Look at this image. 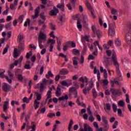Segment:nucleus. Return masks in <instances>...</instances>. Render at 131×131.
<instances>
[{
	"instance_id": "f257e3e1",
	"label": "nucleus",
	"mask_w": 131,
	"mask_h": 131,
	"mask_svg": "<svg viewBox=\"0 0 131 131\" xmlns=\"http://www.w3.org/2000/svg\"><path fill=\"white\" fill-rule=\"evenodd\" d=\"M113 63H114V66L116 67L117 74L120 76L119 79L120 81H121L122 80V77H121V73L119 69V63L117 61V58L116 57V53L115 52L112 54V58L107 57L103 62V64L107 70L109 75H111V72H110V70L108 69H109V67L111 66Z\"/></svg>"
},
{
	"instance_id": "f03ea898",
	"label": "nucleus",
	"mask_w": 131,
	"mask_h": 131,
	"mask_svg": "<svg viewBox=\"0 0 131 131\" xmlns=\"http://www.w3.org/2000/svg\"><path fill=\"white\" fill-rule=\"evenodd\" d=\"M127 31L125 38L127 41V45L130 46V50H129V53L131 54V24H129L127 28Z\"/></svg>"
},
{
	"instance_id": "7ed1b4c3",
	"label": "nucleus",
	"mask_w": 131,
	"mask_h": 131,
	"mask_svg": "<svg viewBox=\"0 0 131 131\" xmlns=\"http://www.w3.org/2000/svg\"><path fill=\"white\" fill-rule=\"evenodd\" d=\"M92 30L93 32V36L94 37H96V35H97L98 38H101V37H102V31L100 30H97L96 26H92Z\"/></svg>"
},
{
	"instance_id": "20e7f679",
	"label": "nucleus",
	"mask_w": 131,
	"mask_h": 131,
	"mask_svg": "<svg viewBox=\"0 0 131 131\" xmlns=\"http://www.w3.org/2000/svg\"><path fill=\"white\" fill-rule=\"evenodd\" d=\"M2 90L3 92L8 93V92H12L13 87L7 83H4L2 86Z\"/></svg>"
},
{
	"instance_id": "39448f33",
	"label": "nucleus",
	"mask_w": 131,
	"mask_h": 131,
	"mask_svg": "<svg viewBox=\"0 0 131 131\" xmlns=\"http://www.w3.org/2000/svg\"><path fill=\"white\" fill-rule=\"evenodd\" d=\"M110 91L112 93V95L114 96L115 97H119V96H121V95H122V92H121V91H120V90L119 89H115L113 88H111Z\"/></svg>"
},
{
	"instance_id": "423d86ee",
	"label": "nucleus",
	"mask_w": 131,
	"mask_h": 131,
	"mask_svg": "<svg viewBox=\"0 0 131 131\" xmlns=\"http://www.w3.org/2000/svg\"><path fill=\"white\" fill-rule=\"evenodd\" d=\"M100 72L103 73V76L105 79H103L102 82H108V80L106 79L108 77V73H107V70H104L103 67H100Z\"/></svg>"
},
{
	"instance_id": "0eeeda50",
	"label": "nucleus",
	"mask_w": 131,
	"mask_h": 131,
	"mask_svg": "<svg viewBox=\"0 0 131 131\" xmlns=\"http://www.w3.org/2000/svg\"><path fill=\"white\" fill-rule=\"evenodd\" d=\"M36 86V89H39L40 92L42 93L45 91V89H46V83H38Z\"/></svg>"
},
{
	"instance_id": "6e6552de",
	"label": "nucleus",
	"mask_w": 131,
	"mask_h": 131,
	"mask_svg": "<svg viewBox=\"0 0 131 131\" xmlns=\"http://www.w3.org/2000/svg\"><path fill=\"white\" fill-rule=\"evenodd\" d=\"M9 102H10V100L7 98L6 101L4 102V104L3 105V111L4 112H7L9 109Z\"/></svg>"
},
{
	"instance_id": "1a4fd4ad",
	"label": "nucleus",
	"mask_w": 131,
	"mask_h": 131,
	"mask_svg": "<svg viewBox=\"0 0 131 131\" xmlns=\"http://www.w3.org/2000/svg\"><path fill=\"white\" fill-rule=\"evenodd\" d=\"M8 75H9L10 78L8 76H6V79L7 80L8 82H12V79H14V73L11 71H8Z\"/></svg>"
},
{
	"instance_id": "9d476101",
	"label": "nucleus",
	"mask_w": 131,
	"mask_h": 131,
	"mask_svg": "<svg viewBox=\"0 0 131 131\" xmlns=\"http://www.w3.org/2000/svg\"><path fill=\"white\" fill-rule=\"evenodd\" d=\"M84 130L83 128H81L80 130V131H94L92 127L86 123L84 124Z\"/></svg>"
},
{
	"instance_id": "9b49d317",
	"label": "nucleus",
	"mask_w": 131,
	"mask_h": 131,
	"mask_svg": "<svg viewBox=\"0 0 131 131\" xmlns=\"http://www.w3.org/2000/svg\"><path fill=\"white\" fill-rule=\"evenodd\" d=\"M59 13V10L57 9L55 7H53V10H51L49 13L51 16H57V14Z\"/></svg>"
},
{
	"instance_id": "f8f14e48",
	"label": "nucleus",
	"mask_w": 131,
	"mask_h": 131,
	"mask_svg": "<svg viewBox=\"0 0 131 131\" xmlns=\"http://www.w3.org/2000/svg\"><path fill=\"white\" fill-rule=\"evenodd\" d=\"M94 88V83L93 82H87L86 83L85 88L87 91L89 92V91H91L92 90V88Z\"/></svg>"
},
{
	"instance_id": "ddd939ff",
	"label": "nucleus",
	"mask_w": 131,
	"mask_h": 131,
	"mask_svg": "<svg viewBox=\"0 0 131 131\" xmlns=\"http://www.w3.org/2000/svg\"><path fill=\"white\" fill-rule=\"evenodd\" d=\"M81 41H82L83 45L86 44L85 43V41H88V42H89V41H90V36H89L88 35H85V36L82 37H81Z\"/></svg>"
},
{
	"instance_id": "4468645a",
	"label": "nucleus",
	"mask_w": 131,
	"mask_h": 131,
	"mask_svg": "<svg viewBox=\"0 0 131 131\" xmlns=\"http://www.w3.org/2000/svg\"><path fill=\"white\" fill-rule=\"evenodd\" d=\"M112 45H113V40H110L108 41L107 43V45L106 44H104L103 45V47L104 48V49L108 50L109 49V47H111Z\"/></svg>"
},
{
	"instance_id": "2eb2a0df",
	"label": "nucleus",
	"mask_w": 131,
	"mask_h": 131,
	"mask_svg": "<svg viewBox=\"0 0 131 131\" xmlns=\"http://www.w3.org/2000/svg\"><path fill=\"white\" fill-rule=\"evenodd\" d=\"M106 113L107 114H109V112H110V111L111 110V105L109 103H106V108H104Z\"/></svg>"
},
{
	"instance_id": "dca6fc26",
	"label": "nucleus",
	"mask_w": 131,
	"mask_h": 131,
	"mask_svg": "<svg viewBox=\"0 0 131 131\" xmlns=\"http://www.w3.org/2000/svg\"><path fill=\"white\" fill-rule=\"evenodd\" d=\"M25 45H24V43L23 42H20L19 43V45L18 46V51L19 52H23V51H24L25 50Z\"/></svg>"
},
{
	"instance_id": "f3484780",
	"label": "nucleus",
	"mask_w": 131,
	"mask_h": 131,
	"mask_svg": "<svg viewBox=\"0 0 131 131\" xmlns=\"http://www.w3.org/2000/svg\"><path fill=\"white\" fill-rule=\"evenodd\" d=\"M60 73L62 75H67V74H68V73H69V71H68L67 69L64 68L61 69V71H60Z\"/></svg>"
},
{
	"instance_id": "a211bd4d",
	"label": "nucleus",
	"mask_w": 131,
	"mask_h": 131,
	"mask_svg": "<svg viewBox=\"0 0 131 131\" xmlns=\"http://www.w3.org/2000/svg\"><path fill=\"white\" fill-rule=\"evenodd\" d=\"M25 126H27V127H29V128H30V125H29V122H28V121H26V122L23 123V125L21 126V130H23V129L25 128Z\"/></svg>"
},
{
	"instance_id": "6ab92c4d",
	"label": "nucleus",
	"mask_w": 131,
	"mask_h": 131,
	"mask_svg": "<svg viewBox=\"0 0 131 131\" xmlns=\"http://www.w3.org/2000/svg\"><path fill=\"white\" fill-rule=\"evenodd\" d=\"M23 60V56H20L18 60H16L15 61L14 63H13L14 65H15V66H17L18 63H19V64H21L22 63Z\"/></svg>"
},
{
	"instance_id": "aec40b11",
	"label": "nucleus",
	"mask_w": 131,
	"mask_h": 131,
	"mask_svg": "<svg viewBox=\"0 0 131 131\" xmlns=\"http://www.w3.org/2000/svg\"><path fill=\"white\" fill-rule=\"evenodd\" d=\"M115 34V29H108V35H110V36H114Z\"/></svg>"
},
{
	"instance_id": "412c9836",
	"label": "nucleus",
	"mask_w": 131,
	"mask_h": 131,
	"mask_svg": "<svg viewBox=\"0 0 131 131\" xmlns=\"http://www.w3.org/2000/svg\"><path fill=\"white\" fill-rule=\"evenodd\" d=\"M40 104V102L39 101H37V100H35L34 102V107H35V110H37L38 107H39V104Z\"/></svg>"
},
{
	"instance_id": "4be33fe9",
	"label": "nucleus",
	"mask_w": 131,
	"mask_h": 131,
	"mask_svg": "<svg viewBox=\"0 0 131 131\" xmlns=\"http://www.w3.org/2000/svg\"><path fill=\"white\" fill-rule=\"evenodd\" d=\"M55 95L56 97H60L62 94L61 93V88L60 87H57L56 91L55 92Z\"/></svg>"
},
{
	"instance_id": "5701e85b",
	"label": "nucleus",
	"mask_w": 131,
	"mask_h": 131,
	"mask_svg": "<svg viewBox=\"0 0 131 131\" xmlns=\"http://www.w3.org/2000/svg\"><path fill=\"white\" fill-rule=\"evenodd\" d=\"M47 35L42 32H40L39 34V39H46Z\"/></svg>"
},
{
	"instance_id": "b1692460",
	"label": "nucleus",
	"mask_w": 131,
	"mask_h": 131,
	"mask_svg": "<svg viewBox=\"0 0 131 131\" xmlns=\"http://www.w3.org/2000/svg\"><path fill=\"white\" fill-rule=\"evenodd\" d=\"M85 5L87 9H88L89 11H92V10H93V7H92V5H91V3H90V2L88 1H86Z\"/></svg>"
},
{
	"instance_id": "393cba45",
	"label": "nucleus",
	"mask_w": 131,
	"mask_h": 131,
	"mask_svg": "<svg viewBox=\"0 0 131 131\" xmlns=\"http://www.w3.org/2000/svg\"><path fill=\"white\" fill-rule=\"evenodd\" d=\"M79 81L81 82H88V77L86 76L81 77L79 78Z\"/></svg>"
},
{
	"instance_id": "a878e982",
	"label": "nucleus",
	"mask_w": 131,
	"mask_h": 131,
	"mask_svg": "<svg viewBox=\"0 0 131 131\" xmlns=\"http://www.w3.org/2000/svg\"><path fill=\"white\" fill-rule=\"evenodd\" d=\"M47 98L46 99V103H47L48 100H49V99H51L52 98V91H49L47 93Z\"/></svg>"
},
{
	"instance_id": "bb28decb",
	"label": "nucleus",
	"mask_w": 131,
	"mask_h": 131,
	"mask_svg": "<svg viewBox=\"0 0 131 131\" xmlns=\"http://www.w3.org/2000/svg\"><path fill=\"white\" fill-rule=\"evenodd\" d=\"M65 7V4H64V3H62L61 4H58L57 5V8H59V9H60L61 11H62V12H64V7Z\"/></svg>"
},
{
	"instance_id": "cd10ccee",
	"label": "nucleus",
	"mask_w": 131,
	"mask_h": 131,
	"mask_svg": "<svg viewBox=\"0 0 131 131\" xmlns=\"http://www.w3.org/2000/svg\"><path fill=\"white\" fill-rule=\"evenodd\" d=\"M69 92L70 93H73V92H75V98H77V91L74 90V87L70 88Z\"/></svg>"
},
{
	"instance_id": "c85d7f7f",
	"label": "nucleus",
	"mask_w": 131,
	"mask_h": 131,
	"mask_svg": "<svg viewBox=\"0 0 131 131\" xmlns=\"http://www.w3.org/2000/svg\"><path fill=\"white\" fill-rule=\"evenodd\" d=\"M77 28H78V29H79V31H81V29L82 28V25H81L80 20L79 19H78V20H77Z\"/></svg>"
},
{
	"instance_id": "c756f323",
	"label": "nucleus",
	"mask_w": 131,
	"mask_h": 131,
	"mask_svg": "<svg viewBox=\"0 0 131 131\" xmlns=\"http://www.w3.org/2000/svg\"><path fill=\"white\" fill-rule=\"evenodd\" d=\"M74 124V122H73V120H72V119L70 120V123H69V126H68V130L69 131H72V130H71V128L72 127V125H73Z\"/></svg>"
},
{
	"instance_id": "7c9ffc66",
	"label": "nucleus",
	"mask_w": 131,
	"mask_h": 131,
	"mask_svg": "<svg viewBox=\"0 0 131 131\" xmlns=\"http://www.w3.org/2000/svg\"><path fill=\"white\" fill-rule=\"evenodd\" d=\"M17 79L19 81H22L24 79H25V77L22 76L21 74H18L17 75Z\"/></svg>"
},
{
	"instance_id": "2f4dec72",
	"label": "nucleus",
	"mask_w": 131,
	"mask_h": 131,
	"mask_svg": "<svg viewBox=\"0 0 131 131\" xmlns=\"http://www.w3.org/2000/svg\"><path fill=\"white\" fill-rule=\"evenodd\" d=\"M46 78H50V77H54V74L52 73V71H50L48 74L46 75Z\"/></svg>"
},
{
	"instance_id": "473e14b6",
	"label": "nucleus",
	"mask_w": 131,
	"mask_h": 131,
	"mask_svg": "<svg viewBox=\"0 0 131 131\" xmlns=\"http://www.w3.org/2000/svg\"><path fill=\"white\" fill-rule=\"evenodd\" d=\"M115 43L117 47H120V46H121V42L118 38L115 40Z\"/></svg>"
},
{
	"instance_id": "72a5a7b5",
	"label": "nucleus",
	"mask_w": 131,
	"mask_h": 131,
	"mask_svg": "<svg viewBox=\"0 0 131 131\" xmlns=\"http://www.w3.org/2000/svg\"><path fill=\"white\" fill-rule=\"evenodd\" d=\"M81 18L83 19V23L84 24H85V23H86V20H88V16L86 15L82 14Z\"/></svg>"
},
{
	"instance_id": "f704fd0d",
	"label": "nucleus",
	"mask_w": 131,
	"mask_h": 131,
	"mask_svg": "<svg viewBox=\"0 0 131 131\" xmlns=\"http://www.w3.org/2000/svg\"><path fill=\"white\" fill-rule=\"evenodd\" d=\"M50 43H51V45H55V43H56V41L54 39L49 38L47 41V45H50Z\"/></svg>"
},
{
	"instance_id": "c9c22d12",
	"label": "nucleus",
	"mask_w": 131,
	"mask_h": 131,
	"mask_svg": "<svg viewBox=\"0 0 131 131\" xmlns=\"http://www.w3.org/2000/svg\"><path fill=\"white\" fill-rule=\"evenodd\" d=\"M17 39L19 40V43L23 42V35L18 34Z\"/></svg>"
},
{
	"instance_id": "e433bc0d",
	"label": "nucleus",
	"mask_w": 131,
	"mask_h": 131,
	"mask_svg": "<svg viewBox=\"0 0 131 131\" xmlns=\"http://www.w3.org/2000/svg\"><path fill=\"white\" fill-rule=\"evenodd\" d=\"M35 94L37 95V99H35L37 101H40L41 100V94L38 93V92H35Z\"/></svg>"
},
{
	"instance_id": "4c0bfd02",
	"label": "nucleus",
	"mask_w": 131,
	"mask_h": 131,
	"mask_svg": "<svg viewBox=\"0 0 131 131\" xmlns=\"http://www.w3.org/2000/svg\"><path fill=\"white\" fill-rule=\"evenodd\" d=\"M83 46L84 48L82 53V55H85V53L86 52V51L88 50V48L86 47V44H83Z\"/></svg>"
},
{
	"instance_id": "58836bf2",
	"label": "nucleus",
	"mask_w": 131,
	"mask_h": 131,
	"mask_svg": "<svg viewBox=\"0 0 131 131\" xmlns=\"http://www.w3.org/2000/svg\"><path fill=\"white\" fill-rule=\"evenodd\" d=\"M14 58H15V59H17V57H18V50L16 48L14 49Z\"/></svg>"
},
{
	"instance_id": "ea45409f",
	"label": "nucleus",
	"mask_w": 131,
	"mask_h": 131,
	"mask_svg": "<svg viewBox=\"0 0 131 131\" xmlns=\"http://www.w3.org/2000/svg\"><path fill=\"white\" fill-rule=\"evenodd\" d=\"M58 100L59 101H63V100H68V96H67V95H66L65 96H62L61 97H59L58 98Z\"/></svg>"
},
{
	"instance_id": "a19ab883",
	"label": "nucleus",
	"mask_w": 131,
	"mask_h": 131,
	"mask_svg": "<svg viewBox=\"0 0 131 131\" xmlns=\"http://www.w3.org/2000/svg\"><path fill=\"white\" fill-rule=\"evenodd\" d=\"M5 28H6L7 30H11V29H12V25L11 24V23L7 24L5 26Z\"/></svg>"
},
{
	"instance_id": "79ce46f5",
	"label": "nucleus",
	"mask_w": 131,
	"mask_h": 131,
	"mask_svg": "<svg viewBox=\"0 0 131 131\" xmlns=\"http://www.w3.org/2000/svg\"><path fill=\"white\" fill-rule=\"evenodd\" d=\"M118 104L119 106H120V107H124L125 105V103H124V102H123V100H120L118 102Z\"/></svg>"
},
{
	"instance_id": "37998d69",
	"label": "nucleus",
	"mask_w": 131,
	"mask_h": 131,
	"mask_svg": "<svg viewBox=\"0 0 131 131\" xmlns=\"http://www.w3.org/2000/svg\"><path fill=\"white\" fill-rule=\"evenodd\" d=\"M9 45H6V47L5 48H4V50H3V55H5V54H7L8 53V50L9 49Z\"/></svg>"
},
{
	"instance_id": "c03bdc74",
	"label": "nucleus",
	"mask_w": 131,
	"mask_h": 131,
	"mask_svg": "<svg viewBox=\"0 0 131 131\" xmlns=\"http://www.w3.org/2000/svg\"><path fill=\"white\" fill-rule=\"evenodd\" d=\"M38 45H39V48L41 50V49L43 48V46H42V40L39 39L38 40Z\"/></svg>"
},
{
	"instance_id": "a18cd8bd",
	"label": "nucleus",
	"mask_w": 131,
	"mask_h": 131,
	"mask_svg": "<svg viewBox=\"0 0 131 131\" xmlns=\"http://www.w3.org/2000/svg\"><path fill=\"white\" fill-rule=\"evenodd\" d=\"M92 94H93V97H94V98H95V99H96V98H97V97H98V94H97V91H96L95 89H93Z\"/></svg>"
},
{
	"instance_id": "49530a36",
	"label": "nucleus",
	"mask_w": 131,
	"mask_h": 131,
	"mask_svg": "<svg viewBox=\"0 0 131 131\" xmlns=\"http://www.w3.org/2000/svg\"><path fill=\"white\" fill-rule=\"evenodd\" d=\"M27 24H29V26L30 25V19L29 18L27 19V21L25 22L24 26H25V27H27Z\"/></svg>"
},
{
	"instance_id": "de8ad7c7",
	"label": "nucleus",
	"mask_w": 131,
	"mask_h": 131,
	"mask_svg": "<svg viewBox=\"0 0 131 131\" xmlns=\"http://www.w3.org/2000/svg\"><path fill=\"white\" fill-rule=\"evenodd\" d=\"M102 119L104 124H107V123H108V121L107 120V118H106V117L103 116L102 117Z\"/></svg>"
},
{
	"instance_id": "09e8293b",
	"label": "nucleus",
	"mask_w": 131,
	"mask_h": 131,
	"mask_svg": "<svg viewBox=\"0 0 131 131\" xmlns=\"http://www.w3.org/2000/svg\"><path fill=\"white\" fill-rule=\"evenodd\" d=\"M40 9V7H38L35 10V15H36V16H38L39 14V9Z\"/></svg>"
},
{
	"instance_id": "8fccbe9b",
	"label": "nucleus",
	"mask_w": 131,
	"mask_h": 131,
	"mask_svg": "<svg viewBox=\"0 0 131 131\" xmlns=\"http://www.w3.org/2000/svg\"><path fill=\"white\" fill-rule=\"evenodd\" d=\"M12 119L14 121V124H16L17 123V117H16V115H15V113H13Z\"/></svg>"
},
{
	"instance_id": "3c124183",
	"label": "nucleus",
	"mask_w": 131,
	"mask_h": 131,
	"mask_svg": "<svg viewBox=\"0 0 131 131\" xmlns=\"http://www.w3.org/2000/svg\"><path fill=\"white\" fill-rule=\"evenodd\" d=\"M24 19V15L23 14L19 16L18 18V20L20 23H22L23 22Z\"/></svg>"
},
{
	"instance_id": "603ef678",
	"label": "nucleus",
	"mask_w": 131,
	"mask_h": 131,
	"mask_svg": "<svg viewBox=\"0 0 131 131\" xmlns=\"http://www.w3.org/2000/svg\"><path fill=\"white\" fill-rule=\"evenodd\" d=\"M102 85L103 89H104V90H106V89H107L108 88V82H103Z\"/></svg>"
},
{
	"instance_id": "864d4df0",
	"label": "nucleus",
	"mask_w": 131,
	"mask_h": 131,
	"mask_svg": "<svg viewBox=\"0 0 131 131\" xmlns=\"http://www.w3.org/2000/svg\"><path fill=\"white\" fill-rule=\"evenodd\" d=\"M23 101L24 103H26L27 104H28V103H29V99H28V98H27V97H26L23 98Z\"/></svg>"
},
{
	"instance_id": "5fc2aeb1",
	"label": "nucleus",
	"mask_w": 131,
	"mask_h": 131,
	"mask_svg": "<svg viewBox=\"0 0 131 131\" xmlns=\"http://www.w3.org/2000/svg\"><path fill=\"white\" fill-rule=\"evenodd\" d=\"M48 117H49L50 118H52V117H54L56 116V115L55 113H49L47 115Z\"/></svg>"
},
{
	"instance_id": "6e6d98bb",
	"label": "nucleus",
	"mask_w": 131,
	"mask_h": 131,
	"mask_svg": "<svg viewBox=\"0 0 131 131\" xmlns=\"http://www.w3.org/2000/svg\"><path fill=\"white\" fill-rule=\"evenodd\" d=\"M2 118H4L5 120H7V119H9L11 118V116H6L4 114H3L2 115Z\"/></svg>"
},
{
	"instance_id": "4d7b16f0",
	"label": "nucleus",
	"mask_w": 131,
	"mask_h": 131,
	"mask_svg": "<svg viewBox=\"0 0 131 131\" xmlns=\"http://www.w3.org/2000/svg\"><path fill=\"white\" fill-rule=\"evenodd\" d=\"M36 127V125L35 124V122H32L31 125L30 126V128H35V127Z\"/></svg>"
},
{
	"instance_id": "13d9d810",
	"label": "nucleus",
	"mask_w": 131,
	"mask_h": 131,
	"mask_svg": "<svg viewBox=\"0 0 131 131\" xmlns=\"http://www.w3.org/2000/svg\"><path fill=\"white\" fill-rule=\"evenodd\" d=\"M113 110L115 113L117 112V106H116V105L115 104H113Z\"/></svg>"
},
{
	"instance_id": "bf43d9fd",
	"label": "nucleus",
	"mask_w": 131,
	"mask_h": 131,
	"mask_svg": "<svg viewBox=\"0 0 131 131\" xmlns=\"http://www.w3.org/2000/svg\"><path fill=\"white\" fill-rule=\"evenodd\" d=\"M117 125H118V121H115V123L113 125V128H116V127H117Z\"/></svg>"
},
{
	"instance_id": "052dcab7",
	"label": "nucleus",
	"mask_w": 131,
	"mask_h": 131,
	"mask_svg": "<svg viewBox=\"0 0 131 131\" xmlns=\"http://www.w3.org/2000/svg\"><path fill=\"white\" fill-rule=\"evenodd\" d=\"M50 26L52 30H56V26L53 23H51Z\"/></svg>"
},
{
	"instance_id": "680f3d73",
	"label": "nucleus",
	"mask_w": 131,
	"mask_h": 131,
	"mask_svg": "<svg viewBox=\"0 0 131 131\" xmlns=\"http://www.w3.org/2000/svg\"><path fill=\"white\" fill-rule=\"evenodd\" d=\"M108 27V29H114V24L109 23Z\"/></svg>"
},
{
	"instance_id": "e2e57ef3",
	"label": "nucleus",
	"mask_w": 131,
	"mask_h": 131,
	"mask_svg": "<svg viewBox=\"0 0 131 131\" xmlns=\"http://www.w3.org/2000/svg\"><path fill=\"white\" fill-rule=\"evenodd\" d=\"M73 53L74 55H78L79 54V51L77 50L76 49H74L73 51Z\"/></svg>"
},
{
	"instance_id": "0e129e2a",
	"label": "nucleus",
	"mask_w": 131,
	"mask_h": 131,
	"mask_svg": "<svg viewBox=\"0 0 131 131\" xmlns=\"http://www.w3.org/2000/svg\"><path fill=\"white\" fill-rule=\"evenodd\" d=\"M106 55L108 57H110V56H111V54H112V52L109 50H106Z\"/></svg>"
},
{
	"instance_id": "69168bd1",
	"label": "nucleus",
	"mask_w": 131,
	"mask_h": 131,
	"mask_svg": "<svg viewBox=\"0 0 131 131\" xmlns=\"http://www.w3.org/2000/svg\"><path fill=\"white\" fill-rule=\"evenodd\" d=\"M89 120L91 121V122H93V121L95 120V118H94V116H93V114L90 115V116L89 117Z\"/></svg>"
},
{
	"instance_id": "338daca9",
	"label": "nucleus",
	"mask_w": 131,
	"mask_h": 131,
	"mask_svg": "<svg viewBox=\"0 0 131 131\" xmlns=\"http://www.w3.org/2000/svg\"><path fill=\"white\" fill-rule=\"evenodd\" d=\"M87 112L88 113V114H89V115H92V111H91V106H89L87 108Z\"/></svg>"
},
{
	"instance_id": "774afa93",
	"label": "nucleus",
	"mask_w": 131,
	"mask_h": 131,
	"mask_svg": "<svg viewBox=\"0 0 131 131\" xmlns=\"http://www.w3.org/2000/svg\"><path fill=\"white\" fill-rule=\"evenodd\" d=\"M126 96V103H129V95H128L127 94L125 95Z\"/></svg>"
}]
</instances>
